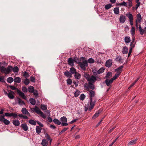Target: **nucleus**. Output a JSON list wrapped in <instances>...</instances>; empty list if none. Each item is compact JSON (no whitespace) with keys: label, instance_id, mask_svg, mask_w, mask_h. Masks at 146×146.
<instances>
[{"label":"nucleus","instance_id":"nucleus-59","mask_svg":"<svg viewBox=\"0 0 146 146\" xmlns=\"http://www.w3.org/2000/svg\"><path fill=\"white\" fill-rule=\"evenodd\" d=\"M22 90L24 92H27L28 90L27 88L24 86H23L22 88Z\"/></svg>","mask_w":146,"mask_h":146},{"label":"nucleus","instance_id":"nucleus-6","mask_svg":"<svg viewBox=\"0 0 146 146\" xmlns=\"http://www.w3.org/2000/svg\"><path fill=\"white\" fill-rule=\"evenodd\" d=\"M78 64L81 68L83 70L86 69V67L88 66V62L86 60H84L82 62H79Z\"/></svg>","mask_w":146,"mask_h":146},{"label":"nucleus","instance_id":"nucleus-52","mask_svg":"<svg viewBox=\"0 0 146 146\" xmlns=\"http://www.w3.org/2000/svg\"><path fill=\"white\" fill-rule=\"evenodd\" d=\"M67 83L68 84L71 85L72 83V80L71 79H68L67 80Z\"/></svg>","mask_w":146,"mask_h":146},{"label":"nucleus","instance_id":"nucleus-58","mask_svg":"<svg viewBox=\"0 0 146 146\" xmlns=\"http://www.w3.org/2000/svg\"><path fill=\"white\" fill-rule=\"evenodd\" d=\"M23 76L24 77L27 78L29 76V74L28 73L26 72H25L24 73Z\"/></svg>","mask_w":146,"mask_h":146},{"label":"nucleus","instance_id":"nucleus-9","mask_svg":"<svg viewBox=\"0 0 146 146\" xmlns=\"http://www.w3.org/2000/svg\"><path fill=\"white\" fill-rule=\"evenodd\" d=\"M112 64V60L110 59L107 60L106 62L105 66L108 68H110L111 67Z\"/></svg>","mask_w":146,"mask_h":146},{"label":"nucleus","instance_id":"nucleus-54","mask_svg":"<svg viewBox=\"0 0 146 146\" xmlns=\"http://www.w3.org/2000/svg\"><path fill=\"white\" fill-rule=\"evenodd\" d=\"M17 115L15 113H11V116H12L14 118H18Z\"/></svg>","mask_w":146,"mask_h":146},{"label":"nucleus","instance_id":"nucleus-13","mask_svg":"<svg viewBox=\"0 0 146 146\" xmlns=\"http://www.w3.org/2000/svg\"><path fill=\"white\" fill-rule=\"evenodd\" d=\"M113 80L111 78L110 80H109L108 79H106L105 81V82L106 85L107 86H109L111 84L113 83Z\"/></svg>","mask_w":146,"mask_h":146},{"label":"nucleus","instance_id":"nucleus-15","mask_svg":"<svg viewBox=\"0 0 146 146\" xmlns=\"http://www.w3.org/2000/svg\"><path fill=\"white\" fill-rule=\"evenodd\" d=\"M102 111V110L101 109H100L97 111L93 116L92 119H96Z\"/></svg>","mask_w":146,"mask_h":146},{"label":"nucleus","instance_id":"nucleus-27","mask_svg":"<svg viewBox=\"0 0 146 146\" xmlns=\"http://www.w3.org/2000/svg\"><path fill=\"white\" fill-rule=\"evenodd\" d=\"M142 18L141 16L140 13H138L137 15V19L136 21L139 23L141 21Z\"/></svg>","mask_w":146,"mask_h":146},{"label":"nucleus","instance_id":"nucleus-56","mask_svg":"<svg viewBox=\"0 0 146 146\" xmlns=\"http://www.w3.org/2000/svg\"><path fill=\"white\" fill-rule=\"evenodd\" d=\"M88 61L89 63H93L94 62V59L92 58H90L89 59Z\"/></svg>","mask_w":146,"mask_h":146},{"label":"nucleus","instance_id":"nucleus-22","mask_svg":"<svg viewBox=\"0 0 146 146\" xmlns=\"http://www.w3.org/2000/svg\"><path fill=\"white\" fill-rule=\"evenodd\" d=\"M70 72L71 73V74H74L76 72V69L73 67H72L70 69Z\"/></svg>","mask_w":146,"mask_h":146},{"label":"nucleus","instance_id":"nucleus-26","mask_svg":"<svg viewBox=\"0 0 146 146\" xmlns=\"http://www.w3.org/2000/svg\"><path fill=\"white\" fill-rule=\"evenodd\" d=\"M64 75L66 77H68L71 78L72 77V75L71 73L68 71H66L64 72Z\"/></svg>","mask_w":146,"mask_h":146},{"label":"nucleus","instance_id":"nucleus-5","mask_svg":"<svg viewBox=\"0 0 146 146\" xmlns=\"http://www.w3.org/2000/svg\"><path fill=\"white\" fill-rule=\"evenodd\" d=\"M35 108H33L32 110L35 111L38 114H40L41 117L44 119L46 117V116L36 106H35Z\"/></svg>","mask_w":146,"mask_h":146},{"label":"nucleus","instance_id":"nucleus-16","mask_svg":"<svg viewBox=\"0 0 146 146\" xmlns=\"http://www.w3.org/2000/svg\"><path fill=\"white\" fill-rule=\"evenodd\" d=\"M48 144V141L45 139H43L42 140L41 145L42 146H47Z\"/></svg>","mask_w":146,"mask_h":146},{"label":"nucleus","instance_id":"nucleus-60","mask_svg":"<svg viewBox=\"0 0 146 146\" xmlns=\"http://www.w3.org/2000/svg\"><path fill=\"white\" fill-rule=\"evenodd\" d=\"M30 80L31 82H35V78L34 77L31 76L30 78Z\"/></svg>","mask_w":146,"mask_h":146},{"label":"nucleus","instance_id":"nucleus-45","mask_svg":"<svg viewBox=\"0 0 146 146\" xmlns=\"http://www.w3.org/2000/svg\"><path fill=\"white\" fill-rule=\"evenodd\" d=\"M105 70V69L104 68H100L99 70L98 71V74H100L102 73Z\"/></svg>","mask_w":146,"mask_h":146},{"label":"nucleus","instance_id":"nucleus-38","mask_svg":"<svg viewBox=\"0 0 146 146\" xmlns=\"http://www.w3.org/2000/svg\"><path fill=\"white\" fill-rule=\"evenodd\" d=\"M21 80V78L19 77H17L15 78L14 79L15 82L18 83H20Z\"/></svg>","mask_w":146,"mask_h":146},{"label":"nucleus","instance_id":"nucleus-21","mask_svg":"<svg viewBox=\"0 0 146 146\" xmlns=\"http://www.w3.org/2000/svg\"><path fill=\"white\" fill-rule=\"evenodd\" d=\"M45 137L49 141L50 145H51L52 139L50 138V135L47 133H46L45 134Z\"/></svg>","mask_w":146,"mask_h":146},{"label":"nucleus","instance_id":"nucleus-25","mask_svg":"<svg viewBox=\"0 0 146 146\" xmlns=\"http://www.w3.org/2000/svg\"><path fill=\"white\" fill-rule=\"evenodd\" d=\"M115 60L116 61L120 63H121L123 62L121 57L120 56H116Z\"/></svg>","mask_w":146,"mask_h":146},{"label":"nucleus","instance_id":"nucleus-35","mask_svg":"<svg viewBox=\"0 0 146 146\" xmlns=\"http://www.w3.org/2000/svg\"><path fill=\"white\" fill-rule=\"evenodd\" d=\"M131 33L132 36H133L135 33V28L134 27H133L130 31Z\"/></svg>","mask_w":146,"mask_h":146},{"label":"nucleus","instance_id":"nucleus-55","mask_svg":"<svg viewBox=\"0 0 146 146\" xmlns=\"http://www.w3.org/2000/svg\"><path fill=\"white\" fill-rule=\"evenodd\" d=\"M135 42H131L130 43V48H133L135 46Z\"/></svg>","mask_w":146,"mask_h":146},{"label":"nucleus","instance_id":"nucleus-4","mask_svg":"<svg viewBox=\"0 0 146 146\" xmlns=\"http://www.w3.org/2000/svg\"><path fill=\"white\" fill-rule=\"evenodd\" d=\"M95 82H89L88 83L89 85L88 84L86 83L84 85V88L86 89V90L87 91H89V89H90L92 90H93L95 88V87L93 84Z\"/></svg>","mask_w":146,"mask_h":146},{"label":"nucleus","instance_id":"nucleus-29","mask_svg":"<svg viewBox=\"0 0 146 146\" xmlns=\"http://www.w3.org/2000/svg\"><path fill=\"white\" fill-rule=\"evenodd\" d=\"M116 5L117 6H125L126 7H127V5L126 2H125V1H123L122 3H117L116 4Z\"/></svg>","mask_w":146,"mask_h":146},{"label":"nucleus","instance_id":"nucleus-42","mask_svg":"<svg viewBox=\"0 0 146 146\" xmlns=\"http://www.w3.org/2000/svg\"><path fill=\"white\" fill-rule=\"evenodd\" d=\"M126 16L129 18V20H133V17L132 14H127Z\"/></svg>","mask_w":146,"mask_h":146},{"label":"nucleus","instance_id":"nucleus-1","mask_svg":"<svg viewBox=\"0 0 146 146\" xmlns=\"http://www.w3.org/2000/svg\"><path fill=\"white\" fill-rule=\"evenodd\" d=\"M88 91L90 101V106H89L90 102H88L87 106H86L85 107V111H86L87 110L89 111H91L94 108L96 101V98H93L95 96V92L92 90H90Z\"/></svg>","mask_w":146,"mask_h":146},{"label":"nucleus","instance_id":"nucleus-30","mask_svg":"<svg viewBox=\"0 0 146 146\" xmlns=\"http://www.w3.org/2000/svg\"><path fill=\"white\" fill-rule=\"evenodd\" d=\"M113 11L115 14H119V11L118 7H116L113 9Z\"/></svg>","mask_w":146,"mask_h":146},{"label":"nucleus","instance_id":"nucleus-18","mask_svg":"<svg viewBox=\"0 0 146 146\" xmlns=\"http://www.w3.org/2000/svg\"><path fill=\"white\" fill-rule=\"evenodd\" d=\"M74 76L76 79L78 80H79L81 78V74L77 72L74 74Z\"/></svg>","mask_w":146,"mask_h":146},{"label":"nucleus","instance_id":"nucleus-32","mask_svg":"<svg viewBox=\"0 0 146 146\" xmlns=\"http://www.w3.org/2000/svg\"><path fill=\"white\" fill-rule=\"evenodd\" d=\"M54 122L56 124L58 125H60L61 124V122L58 119L54 118L53 120Z\"/></svg>","mask_w":146,"mask_h":146},{"label":"nucleus","instance_id":"nucleus-51","mask_svg":"<svg viewBox=\"0 0 146 146\" xmlns=\"http://www.w3.org/2000/svg\"><path fill=\"white\" fill-rule=\"evenodd\" d=\"M5 115H1L0 116V121L1 122H3V120L5 119Z\"/></svg>","mask_w":146,"mask_h":146},{"label":"nucleus","instance_id":"nucleus-64","mask_svg":"<svg viewBox=\"0 0 146 146\" xmlns=\"http://www.w3.org/2000/svg\"><path fill=\"white\" fill-rule=\"evenodd\" d=\"M0 82H5L4 80V78L3 77L0 76Z\"/></svg>","mask_w":146,"mask_h":146},{"label":"nucleus","instance_id":"nucleus-39","mask_svg":"<svg viewBox=\"0 0 146 146\" xmlns=\"http://www.w3.org/2000/svg\"><path fill=\"white\" fill-rule=\"evenodd\" d=\"M112 76V73L111 72H108L106 75L105 78H109Z\"/></svg>","mask_w":146,"mask_h":146},{"label":"nucleus","instance_id":"nucleus-14","mask_svg":"<svg viewBox=\"0 0 146 146\" xmlns=\"http://www.w3.org/2000/svg\"><path fill=\"white\" fill-rule=\"evenodd\" d=\"M21 112L22 113L24 114H26L29 116L30 115L29 112L25 108H23L22 109Z\"/></svg>","mask_w":146,"mask_h":146},{"label":"nucleus","instance_id":"nucleus-43","mask_svg":"<svg viewBox=\"0 0 146 146\" xmlns=\"http://www.w3.org/2000/svg\"><path fill=\"white\" fill-rule=\"evenodd\" d=\"M132 0H128V5L127 7L128 8H130L132 5Z\"/></svg>","mask_w":146,"mask_h":146},{"label":"nucleus","instance_id":"nucleus-3","mask_svg":"<svg viewBox=\"0 0 146 146\" xmlns=\"http://www.w3.org/2000/svg\"><path fill=\"white\" fill-rule=\"evenodd\" d=\"M84 77L86 78L88 82H95L97 80V77L93 75L91 76L89 74L87 73H85L84 75Z\"/></svg>","mask_w":146,"mask_h":146},{"label":"nucleus","instance_id":"nucleus-49","mask_svg":"<svg viewBox=\"0 0 146 146\" xmlns=\"http://www.w3.org/2000/svg\"><path fill=\"white\" fill-rule=\"evenodd\" d=\"M4 123L6 125H8L10 123V121L7 119H5L3 121Z\"/></svg>","mask_w":146,"mask_h":146},{"label":"nucleus","instance_id":"nucleus-48","mask_svg":"<svg viewBox=\"0 0 146 146\" xmlns=\"http://www.w3.org/2000/svg\"><path fill=\"white\" fill-rule=\"evenodd\" d=\"M111 4H108L105 5V8L106 9H108L111 7Z\"/></svg>","mask_w":146,"mask_h":146},{"label":"nucleus","instance_id":"nucleus-41","mask_svg":"<svg viewBox=\"0 0 146 146\" xmlns=\"http://www.w3.org/2000/svg\"><path fill=\"white\" fill-rule=\"evenodd\" d=\"M34 90V88L32 86H30L28 88V90L30 93H32L33 92Z\"/></svg>","mask_w":146,"mask_h":146},{"label":"nucleus","instance_id":"nucleus-23","mask_svg":"<svg viewBox=\"0 0 146 146\" xmlns=\"http://www.w3.org/2000/svg\"><path fill=\"white\" fill-rule=\"evenodd\" d=\"M17 100L18 101V104L20 105H25V103L24 102L22 101L21 99L20 98L17 97Z\"/></svg>","mask_w":146,"mask_h":146},{"label":"nucleus","instance_id":"nucleus-62","mask_svg":"<svg viewBox=\"0 0 146 146\" xmlns=\"http://www.w3.org/2000/svg\"><path fill=\"white\" fill-rule=\"evenodd\" d=\"M9 87L13 90H15L17 89V88L13 86H10Z\"/></svg>","mask_w":146,"mask_h":146},{"label":"nucleus","instance_id":"nucleus-19","mask_svg":"<svg viewBox=\"0 0 146 146\" xmlns=\"http://www.w3.org/2000/svg\"><path fill=\"white\" fill-rule=\"evenodd\" d=\"M13 124L16 126H18L19 125L20 123L18 119H15L13 120Z\"/></svg>","mask_w":146,"mask_h":146},{"label":"nucleus","instance_id":"nucleus-46","mask_svg":"<svg viewBox=\"0 0 146 146\" xmlns=\"http://www.w3.org/2000/svg\"><path fill=\"white\" fill-rule=\"evenodd\" d=\"M85 95L84 94H82L80 97V100H83L85 99Z\"/></svg>","mask_w":146,"mask_h":146},{"label":"nucleus","instance_id":"nucleus-34","mask_svg":"<svg viewBox=\"0 0 146 146\" xmlns=\"http://www.w3.org/2000/svg\"><path fill=\"white\" fill-rule=\"evenodd\" d=\"M36 133L38 134H39L40 133L42 129L41 127L38 126H37L36 127Z\"/></svg>","mask_w":146,"mask_h":146},{"label":"nucleus","instance_id":"nucleus-47","mask_svg":"<svg viewBox=\"0 0 146 146\" xmlns=\"http://www.w3.org/2000/svg\"><path fill=\"white\" fill-rule=\"evenodd\" d=\"M23 82L25 85H28L29 83V80L27 78H26Z\"/></svg>","mask_w":146,"mask_h":146},{"label":"nucleus","instance_id":"nucleus-2","mask_svg":"<svg viewBox=\"0 0 146 146\" xmlns=\"http://www.w3.org/2000/svg\"><path fill=\"white\" fill-rule=\"evenodd\" d=\"M12 70L15 73L19 71V68L17 66H15L13 68L11 66H9L7 68L4 66H2L1 68V72L6 75L9 74Z\"/></svg>","mask_w":146,"mask_h":146},{"label":"nucleus","instance_id":"nucleus-17","mask_svg":"<svg viewBox=\"0 0 146 146\" xmlns=\"http://www.w3.org/2000/svg\"><path fill=\"white\" fill-rule=\"evenodd\" d=\"M123 67V65H122L118 67V68L115 69V72H117V73H119L120 74L122 71V69Z\"/></svg>","mask_w":146,"mask_h":146},{"label":"nucleus","instance_id":"nucleus-12","mask_svg":"<svg viewBox=\"0 0 146 146\" xmlns=\"http://www.w3.org/2000/svg\"><path fill=\"white\" fill-rule=\"evenodd\" d=\"M74 60L72 58H69L68 60V64L71 66H73L74 65Z\"/></svg>","mask_w":146,"mask_h":146},{"label":"nucleus","instance_id":"nucleus-24","mask_svg":"<svg viewBox=\"0 0 146 146\" xmlns=\"http://www.w3.org/2000/svg\"><path fill=\"white\" fill-rule=\"evenodd\" d=\"M139 31L141 35H142L143 34L144 32L145 31V30H144L142 28L141 25H139Z\"/></svg>","mask_w":146,"mask_h":146},{"label":"nucleus","instance_id":"nucleus-44","mask_svg":"<svg viewBox=\"0 0 146 146\" xmlns=\"http://www.w3.org/2000/svg\"><path fill=\"white\" fill-rule=\"evenodd\" d=\"M13 81V78L11 77H9L7 79V82L9 83H11Z\"/></svg>","mask_w":146,"mask_h":146},{"label":"nucleus","instance_id":"nucleus-40","mask_svg":"<svg viewBox=\"0 0 146 146\" xmlns=\"http://www.w3.org/2000/svg\"><path fill=\"white\" fill-rule=\"evenodd\" d=\"M119 73H117L115 74V75L113 76V78H111L112 80L113 81L115 80L117 78H118L120 75Z\"/></svg>","mask_w":146,"mask_h":146},{"label":"nucleus","instance_id":"nucleus-36","mask_svg":"<svg viewBox=\"0 0 146 146\" xmlns=\"http://www.w3.org/2000/svg\"><path fill=\"white\" fill-rule=\"evenodd\" d=\"M29 101L30 103L33 105H35L36 103V101L33 98H31L29 99Z\"/></svg>","mask_w":146,"mask_h":146},{"label":"nucleus","instance_id":"nucleus-10","mask_svg":"<svg viewBox=\"0 0 146 146\" xmlns=\"http://www.w3.org/2000/svg\"><path fill=\"white\" fill-rule=\"evenodd\" d=\"M14 93V92L11 90H10L8 94H7L6 92H5V94H7L8 96L10 99H13L14 98V96L13 94Z\"/></svg>","mask_w":146,"mask_h":146},{"label":"nucleus","instance_id":"nucleus-57","mask_svg":"<svg viewBox=\"0 0 146 146\" xmlns=\"http://www.w3.org/2000/svg\"><path fill=\"white\" fill-rule=\"evenodd\" d=\"M68 129V128H65L63 129L59 133V134H61L63 133L65 131Z\"/></svg>","mask_w":146,"mask_h":146},{"label":"nucleus","instance_id":"nucleus-20","mask_svg":"<svg viewBox=\"0 0 146 146\" xmlns=\"http://www.w3.org/2000/svg\"><path fill=\"white\" fill-rule=\"evenodd\" d=\"M21 127L25 131H27L28 129V127L26 123H23L21 125Z\"/></svg>","mask_w":146,"mask_h":146},{"label":"nucleus","instance_id":"nucleus-11","mask_svg":"<svg viewBox=\"0 0 146 146\" xmlns=\"http://www.w3.org/2000/svg\"><path fill=\"white\" fill-rule=\"evenodd\" d=\"M126 20V17L125 16L123 15H122L120 16L119 18V21L120 23H124Z\"/></svg>","mask_w":146,"mask_h":146},{"label":"nucleus","instance_id":"nucleus-37","mask_svg":"<svg viewBox=\"0 0 146 146\" xmlns=\"http://www.w3.org/2000/svg\"><path fill=\"white\" fill-rule=\"evenodd\" d=\"M29 123L31 124L35 125L36 124V122L33 119H30L29 121Z\"/></svg>","mask_w":146,"mask_h":146},{"label":"nucleus","instance_id":"nucleus-33","mask_svg":"<svg viewBox=\"0 0 146 146\" xmlns=\"http://www.w3.org/2000/svg\"><path fill=\"white\" fill-rule=\"evenodd\" d=\"M128 48L126 46H125L123 47L122 49V53L123 54H125L127 53Z\"/></svg>","mask_w":146,"mask_h":146},{"label":"nucleus","instance_id":"nucleus-8","mask_svg":"<svg viewBox=\"0 0 146 146\" xmlns=\"http://www.w3.org/2000/svg\"><path fill=\"white\" fill-rule=\"evenodd\" d=\"M17 92L19 95L23 99L25 100L27 99V97L24 93L22 92L20 90L18 89L17 90Z\"/></svg>","mask_w":146,"mask_h":146},{"label":"nucleus","instance_id":"nucleus-50","mask_svg":"<svg viewBox=\"0 0 146 146\" xmlns=\"http://www.w3.org/2000/svg\"><path fill=\"white\" fill-rule=\"evenodd\" d=\"M80 92L77 90L74 93V96L76 97H77L80 94Z\"/></svg>","mask_w":146,"mask_h":146},{"label":"nucleus","instance_id":"nucleus-7","mask_svg":"<svg viewBox=\"0 0 146 146\" xmlns=\"http://www.w3.org/2000/svg\"><path fill=\"white\" fill-rule=\"evenodd\" d=\"M60 120L62 122L61 125L62 126H66L68 125V124L66 123L67 121V118L65 116H63L61 117L60 118Z\"/></svg>","mask_w":146,"mask_h":146},{"label":"nucleus","instance_id":"nucleus-31","mask_svg":"<svg viewBox=\"0 0 146 146\" xmlns=\"http://www.w3.org/2000/svg\"><path fill=\"white\" fill-rule=\"evenodd\" d=\"M124 40L126 44L127 43L130 42L131 41L130 38L128 36H125L124 38Z\"/></svg>","mask_w":146,"mask_h":146},{"label":"nucleus","instance_id":"nucleus-61","mask_svg":"<svg viewBox=\"0 0 146 146\" xmlns=\"http://www.w3.org/2000/svg\"><path fill=\"white\" fill-rule=\"evenodd\" d=\"M32 93H33L34 95L35 96H38V93L37 92V90H34L33 92Z\"/></svg>","mask_w":146,"mask_h":146},{"label":"nucleus","instance_id":"nucleus-53","mask_svg":"<svg viewBox=\"0 0 146 146\" xmlns=\"http://www.w3.org/2000/svg\"><path fill=\"white\" fill-rule=\"evenodd\" d=\"M41 109L42 110H46L47 109V107L46 106L43 105H41Z\"/></svg>","mask_w":146,"mask_h":146},{"label":"nucleus","instance_id":"nucleus-28","mask_svg":"<svg viewBox=\"0 0 146 146\" xmlns=\"http://www.w3.org/2000/svg\"><path fill=\"white\" fill-rule=\"evenodd\" d=\"M137 139L136 138V139L134 140H133L131 141H130L128 144V145H133L135 144L137 141Z\"/></svg>","mask_w":146,"mask_h":146},{"label":"nucleus","instance_id":"nucleus-63","mask_svg":"<svg viewBox=\"0 0 146 146\" xmlns=\"http://www.w3.org/2000/svg\"><path fill=\"white\" fill-rule=\"evenodd\" d=\"M11 113H5L4 114L5 116L7 117H11Z\"/></svg>","mask_w":146,"mask_h":146}]
</instances>
